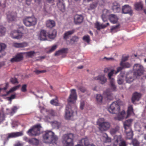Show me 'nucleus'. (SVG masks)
<instances>
[{
  "mask_svg": "<svg viewBox=\"0 0 146 146\" xmlns=\"http://www.w3.org/2000/svg\"><path fill=\"white\" fill-rule=\"evenodd\" d=\"M119 129V127L118 126L111 129L110 131V133L112 135H113L115 134Z\"/></svg>",
  "mask_w": 146,
  "mask_h": 146,
  "instance_id": "ea45409f",
  "label": "nucleus"
},
{
  "mask_svg": "<svg viewBox=\"0 0 146 146\" xmlns=\"http://www.w3.org/2000/svg\"><path fill=\"white\" fill-rule=\"evenodd\" d=\"M133 69L135 71L134 76L136 78L138 76L142 75L143 74L144 69L143 66L139 64H136L133 66Z\"/></svg>",
  "mask_w": 146,
  "mask_h": 146,
  "instance_id": "6e6552de",
  "label": "nucleus"
},
{
  "mask_svg": "<svg viewBox=\"0 0 146 146\" xmlns=\"http://www.w3.org/2000/svg\"><path fill=\"white\" fill-rule=\"evenodd\" d=\"M97 124L99 126V129L101 131H106L110 127L109 122L106 121L103 118L98 119L97 121Z\"/></svg>",
  "mask_w": 146,
  "mask_h": 146,
  "instance_id": "7ed1b4c3",
  "label": "nucleus"
},
{
  "mask_svg": "<svg viewBox=\"0 0 146 146\" xmlns=\"http://www.w3.org/2000/svg\"><path fill=\"white\" fill-rule=\"evenodd\" d=\"M48 37L50 38H54L56 35V31L55 30L51 31L48 33Z\"/></svg>",
  "mask_w": 146,
  "mask_h": 146,
  "instance_id": "c9c22d12",
  "label": "nucleus"
},
{
  "mask_svg": "<svg viewBox=\"0 0 146 146\" xmlns=\"http://www.w3.org/2000/svg\"><path fill=\"white\" fill-rule=\"evenodd\" d=\"M15 97V95L13 94L10 97H8L7 98L8 100L11 101L13 99H14Z\"/></svg>",
  "mask_w": 146,
  "mask_h": 146,
  "instance_id": "69168bd1",
  "label": "nucleus"
},
{
  "mask_svg": "<svg viewBox=\"0 0 146 146\" xmlns=\"http://www.w3.org/2000/svg\"><path fill=\"white\" fill-rule=\"evenodd\" d=\"M57 5L58 8L62 12L65 11V6L64 4L62 2H59L57 3Z\"/></svg>",
  "mask_w": 146,
  "mask_h": 146,
  "instance_id": "f704fd0d",
  "label": "nucleus"
},
{
  "mask_svg": "<svg viewBox=\"0 0 146 146\" xmlns=\"http://www.w3.org/2000/svg\"><path fill=\"white\" fill-rule=\"evenodd\" d=\"M111 92V91L110 89H107L106 91L104 92V96L106 98L108 99H111L112 94Z\"/></svg>",
  "mask_w": 146,
  "mask_h": 146,
  "instance_id": "c85d7f7f",
  "label": "nucleus"
},
{
  "mask_svg": "<svg viewBox=\"0 0 146 146\" xmlns=\"http://www.w3.org/2000/svg\"><path fill=\"white\" fill-rule=\"evenodd\" d=\"M58 46V45L57 44H54L51 46L49 51V53H50L54 51L57 48Z\"/></svg>",
  "mask_w": 146,
  "mask_h": 146,
  "instance_id": "09e8293b",
  "label": "nucleus"
},
{
  "mask_svg": "<svg viewBox=\"0 0 146 146\" xmlns=\"http://www.w3.org/2000/svg\"><path fill=\"white\" fill-rule=\"evenodd\" d=\"M113 146H126L125 142L123 141L120 135H115L113 140Z\"/></svg>",
  "mask_w": 146,
  "mask_h": 146,
  "instance_id": "1a4fd4ad",
  "label": "nucleus"
},
{
  "mask_svg": "<svg viewBox=\"0 0 146 146\" xmlns=\"http://www.w3.org/2000/svg\"><path fill=\"white\" fill-rule=\"evenodd\" d=\"M96 99L98 102H101L102 100V97L100 94H97L96 96Z\"/></svg>",
  "mask_w": 146,
  "mask_h": 146,
  "instance_id": "3c124183",
  "label": "nucleus"
},
{
  "mask_svg": "<svg viewBox=\"0 0 146 146\" xmlns=\"http://www.w3.org/2000/svg\"><path fill=\"white\" fill-rule=\"evenodd\" d=\"M46 24L47 27L51 28L55 26V23L54 20H49L46 21Z\"/></svg>",
  "mask_w": 146,
  "mask_h": 146,
  "instance_id": "473e14b6",
  "label": "nucleus"
},
{
  "mask_svg": "<svg viewBox=\"0 0 146 146\" xmlns=\"http://www.w3.org/2000/svg\"><path fill=\"white\" fill-rule=\"evenodd\" d=\"M41 126L40 124H38L33 126L28 131V134L30 136L36 135L40 133Z\"/></svg>",
  "mask_w": 146,
  "mask_h": 146,
  "instance_id": "0eeeda50",
  "label": "nucleus"
},
{
  "mask_svg": "<svg viewBox=\"0 0 146 146\" xmlns=\"http://www.w3.org/2000/svg\"><path fill=\"white\" fill-rule=\"evenodd\" d=\"M79 38L78 37L76 36H74L72 37V38L70 40V42L73 44L74 42H77Z\"/></svg>",
  "mask_w": 146,
  "mask_h": 146,
  "instance_id": "49530a36",
  "label": "nucleus"
},
{
  "mask_svg": "<svg viewBox=\"0 0 146 146\" xmlns=\"http://www.w3.org/2000/svg\"><path fill=\"white\" fill-rule=\"evenodd\" d=\"M120 107L117 102H113L108 108V110L111 113L118 114L117 117L115 118L116 120H120L124 118H127L131 114L133 113V107L132 106H130L128 107L127 114L126 116L125 112L123 111L119 112Z\"/></svg>",
  "mask_w": 146,
  "mask_h": 146,
  "instance_id": "f257e3e1",
  "label": "nucleus"
},
{
  "mask_svg": "<svg viewBox=\"0 0 146 146\" xmlns=\"http://www.w3.org/2000/svg\"><path fill=\"white\" fill-rule=\"evenodd\" d=\"M6 47V45L3 43L0 44V52L3 50Z\"/></svg>",
  "mask_w": 146,
  "mask_h": 146,
  "instance_id": "13d9d810",
  "label": "nucleus"
},
{
  "mask_svg": "<svg viewBox=\"0 0 146 146\" xmlns=\"http://www.w3.org/2000/svg\"><path fill=\"white\" fill-rule=\"evenodd\" d=\"M7 15V20L9 22L15 21L17 17V14L13 12H8Z\"/></svg>",
  "mask_w": 146,
  "mask_h": 146,
  "instance_id": "2eb2a0df",
  "label": "nucleus"
},
{
  "mask_svg": "<svg viewBox=\"0 0 146 146\" xmlns=\"http://www.w3.org/2000/svg\"><path fill=\"white\" fill-rule=\"evenodd\" d=\"M109 10L107 9H104L103 11V14L102 16V18L104 22L107 21V17L110 13Z\"/></svg>",
  "mask_w": 146,
  "mask_h": 146,
  "instance_id": "a878e982",
  "label": "nucleus"
},
{
  "mask_svg": "<svg viewBox=\"0 0 146 146\" xmlns=\"http://www.w3.org/2000/svg\"><path fill=\"white\" fill-rule=\"evenodd\" d=\"M83 39L84 41L88 43L90 41V36L88 35L84 36L83 38Z\"/></svg>",
  "mask_w": 146,
  "mask_h": 146,
  "instance_id": "de8ad7c7",
  "label": "nucleus"
},
{
  "mask_svg": "<svg viewBox=\"0 0 146 146\" xmlns=\"http://www.w3.org/2000/svg\"><path fill=\"white\" fill-rule=\"evenodd\" d=\"M75 146H95L92 144H90L88 139L85 138L82 139L80 141L79 143Z\"/></svg>",
  "mask_w": 146,
  "mask_h": 146,
  "instance_id": "4468645a",
  "label": "nucleus"
},
{
  "mask_svg": "<svg viewBox=\"0 0 146 146\" xmlns=\"http://www.w3.org/2000/svg\"><path fill=\"white\" fill-rule=\"evenodd\" d=\"M78 89L80 90V91L82 92H84L86 91V89L84 88L83 87H80Z\"/></svg>",
  "mask_w": 146,
  "mask_h": 146,
  "instance_id": "774afa93",
  "label": "nucleus"
},
{
  "mask_svg": "<svg viewBox=\"0 0 146 146\" xmlns=\"http://www.w3.org/2000/svg\"><path fill=\"white\" fill-rule=\"evenodd\" d=\"M29 143L32 144L36 145H38V140L35 138H32L29 140Z\"/></svg>",
  "mask_w": 146,
  "mask_h": 146,
  "instance_id": "58836bf2",
  "label": "nucleus"
},
{
  "mask_svg": "<svg viewBox=\"0 0 146 146\" xmlns=\"http://www.w3.org/2000/svg\"><path fill=\"white\" fill-rule=\"evenodd\" d=\"M60 53L61 54H66L67 52V49L66 48H63L60 50Z\"/></svg>",
  "mask_w": 146,
  "mask_h": 146,
  "instance_id": "e2e57ef3",
  "label": "nucleus"
},
{
  "mask_svg": "<svg viewBox=\"0 0 146 146\" xmlns=\"http://www.w3.org/2000/svg\"><path fill=\"white\" fill-rule=\"evenodd\" d=\"M94 78L95 80H98L99 82L102 84H105L107 81V79L104 74L99 75L95 77Z\"/></svg>",
  "mask_w": 146,
  "mask_h": 146,
  "instance_id": "dca6fc26",
  "label": "nucleus"
},
{
  "mask_svg": "<svg viewBox=\"0 0 146 146\" xmlns=\"http://www.w3.org/2000/svg\"><path fill=\"white\" fill-rule=\"evenodd\" d=\"M143 4L141 2L137 3L134 5L135 9L137 10H140L142 9L143 8Z\"/></svg>",
  "mask_w": 146,
  "mask_h": 146,
  "instance_id": "e433bc0d",
  "label": "nucleus"
},
{
  "mask_svg": "<svg viewBox=\"0 0 146 146\" xmlns=\"http://www.w3.org/2000/svg\"><path fill=\"white\" fill-rule=\"evenodd\" d=\"M112 8L115 13H119L121 11V5L117 1H114L112 2Z\"/></svg>",
  "mask_w": 146,
  "mask_h": 146,
  "instance_id": "f8f14e48",
  "label": "nucleus"
},
{
  "mask_svg": "<svg viewBox=\"0 0 146 146\" xmlns=\"http://www.w3.org/2000/svg\"><path fill=\"white\" fill-rule=\"evenodd\" d=\"M98 1H96L92 2L90 4L87 9L88 10H92L95 9L97 6L98 4Z\"/></svg>",
  "mask_w": 146,
  "mask_h": 146,
  "instance_id": "c756f323",
  "label": "nucleus"
},
{
  "mask_svg": "<svg viewBox=\"0 0 146 146\" xmlns=\"http://www.w3.org/2000/svg\"><path fill=\"white\" fill-rule=\"evenodd\" d=\"M39 108L40 109L41 112L45 111L46 114L51 115L52 116H55L56 115L55 112L52 110H45L43 107H41L40 106H39Z\"/></svg>",
  "mask_w": 146,
  "mask_h": 146,
  "instance_id": "5701e85b",
  "label": "nucleus"
},
{
  "mask_svg": "<svg viewBox=\"0 0 146 146\" xmlns=\"http://www.w3.org/2000/svg\"><path fill=\"white\" fill-rule=\"evenodd\" d=\"M28 44L25 42L22 43L14 42L13 44V46L15 47L18 48H23L27 46Z\"/></svg>",
  "mask_w": 146,
  "mask_h": 146,
  "instance_id": "b1692460",
  "label": "nucleus"
},
{
  "mask_svg": "<svg viewBox=\"0 0 146 146\" xmlns=\"http://www.w3.org/2000/svg\"><path fill=\"white\" fill-rule=\"evenodd\" d=\"M122 13L124 14L129 13L131 14L132 11L131 7L128 5H126L122 6Z\"/></svg>",
  "mask_w": 146,
  "mask_h": 146,
  "instance_id": "f3484780",
  "label": "nucleus"
},
{
  "mask_svg": "<svg viewBox=\"0 0 146 146\" xmlns=\"http://www.w3.org/2000/svg\"><path fill=\"white\" fill-rule=\"evenodd\" d=\"M109 18L110 22L113 23H116L118 20L117 16L114 14H111L109 16Z\"/></svg>",
  "mask_w": 146,
  "mask_h": 146,
  "instance_id": "7c9ffc66",
  "label": "nucleus"
},
{
  "mask_svg": "<svg viewBox=\"0 0 146 146\" xmlns=\"http://www.w3.org/2000/svg\"><path fill=\"white\" fill-rule=\"evenodd\" d=\"M23 22L26 26L30 27L36 25L37 20L34 17H26L23 19Z\"/></svg>",
  "mask_w": 146,
  "mask_h": 146,
  "instance_id": "423d86ee",
  "label": "nucleus"
},
{
  "mask_svg": "<svg viewBox=\"0 0 146 146\" xmlns=\"http://www.w3.org/2000/svg\"><path fill=\"white\" fill-rule=\"evenodd\" d=\"M24 54H25L29 57H31L34 56L35 54V52L34 51H31L29 52L24 53Z\"/></svg>",
  "mask_w": 146,
  "mask_h": 146,
  "instance_id": "a18cd8bd",
  "label": "nucleus"
},
{
  "mask_svg": "<svg viewBox=\"0 0 146 146\" xmlns=\"http://www.w3.org/2000/svg\"><path fill=\"white\" fill-rule=\"evenodd\" d=\"M10 81L13 84H15L16 83H18L17 79L15 78H11Z\"/></svg>",
  "mask_w": 146,
  "mask_h": 146,
  "instance_id": "0e129e2a",
  "label": "nucleus"
},
{
  "mask_svg": "<svg viewBox=\"0 0 146 146\" xmlns=\"http://www.w3.org/2000/svg\"><path fill=\"white\" fill-rule=\"evenodd\" d=\"M20 86V85H19L12 88L8 92H7V94H8L9 93H11L16 91L19 88Z\"/></svg>",
  "mask_w": 146,
  "mask_h": 146,
  "instance_id": "c03bdc74",
  "label": "nucleus"
},
{
  "mask_svg": "<svg viewBox=\"0 0 146 146\" xmlns=\"http://www.w3.org/2000/svg\"><path fill=\"white\" fill-rule=\"evenodd\" d=\"M77 96L75 89L71 90V93L68 99V103L74 104L77 100Z\"/></svg>",
  "mask_w": 146,
  "mask_h": 146,
  "instance_id": "9b49d317",
  "label": "nucleus"
},
{
  "mask_svg": "<svg viewBox=\"0 0 146 146\" xmlns=\"http://www.w3.org/2000/svg\"><path fill=\"white\" fill-rule=\"evenodd\" d=\"M109 79L110 80V83L111 87L112 88L113 90H114L116 88V87L115 85L114 79L113 78H111L110 79Z\"/></svg>",
  "mask_w": 146,
  "mask_h": 146,
  "instance_id": "4c0bfd02",
  "label": "nucleus"
},
{
  "mask_svg": "<svg viewBox=\"0 0 146 146\" xmlns=\"http://www.w3.org/2000/svg\"><path fill=\"white\" fill-rule=\"evenodd\" d=\"M73 112L70 108H69L68 106L66 107V111L65 113V117L67 119H69L70 118L73 116Z\"/></svg>",
  "mask_w": 146,
  "mask_h": 146,
  "instance_id": "aec40b11",
  "label": "nucleus"
},
{
  "mask_svg": "<svg viewBox=\"0 0 146 146\" xmlns=\"http://www.w3.org/2000/svg\"><path fill=\"white\" fill-rule=\"evenodd\" d=\"M108 0H98V3L100 5H103L108 2Z\"/></svg>",
  "mask_w": 146,
  "mask_h": 146,
  "instance_id": "8fccbe9b",
  "label": "nucleus"
},
{
  "mask_svg": "<svg viewBox=\"0 0 146 146\" xmlns=\"http://www.w3.org/2000/svg\"><path fill=\"white\" fill-rule=\"evenodd\" d=\"M51 124L53 127H57L58 128L60 125V123L56 121H54L51 122Z\"/></svg>",
  "mask_w": 146,
  "mask_h": 146,
  "instance_id": "79ce46f5",
  "label": "nucleus"
},
{
  "mask_svg": "<svg viewBox=\"0 0 146 146\" xmlns=\"http://www.w3.org/2000/svg\"><path fill=\"white\" fill-rule=\"evenodd\" d=\"M83 20V17L82 15H76L74 17V22L76 24H79L82 22Z\"/></svg>",
  "mask_w": 146,
  "mask_h": 146,
  "instance_id": "412c9836",
  "label": "nucleus"
},
{
  "mask_svg": "<svg viewBox=\"0 0 146 146\" xmlns=\"http://www.w3.org/2000/svg\"><path fill=\"white\" fill-rule=\"evenodd\" d=\"M27 85L26 84H24L22 86L21 88V91L23 92H26L27 91Z\"/></svg>",
  "mask_w": 146,
  "mask_h": 146,
  "instance_id": "bf43d9fd",
  "label": "nucleus"
},
{
  "mask_svg": "<svg viewBox=\"0 0 146 146\" xmlns=\"http://www.w3.org/2000/svg\"><path fill=\"white\" fill-rule=\"evenodd\" d=\"M128 57L127 56H125L123 57L120 63V65H122V64L125 62V61L128 60Z\"/></svg>",
  "mask_w": 146,
  "mask_h": 146,
  "instance_id": "5fc2aeb1",
  "label": "nucleus"
},
{
  "mask_svg": "<svg viewBox=\"0 0 146 146\" xmlns=\"http://www.w3.org/2000/svg\"><path fill=\"white\" fill-rule=\"evenodd\" d=\"M132 143L134 146H139V142L136 139L133 140Z\"/></svg>",
  "mask_w": 146,
  "mask_h": 146,
  "instance_id": "4d7b16f0",
  "label": "nucleus"
},
{
  "mask_svg": "<svg viewBox=\"0 0 146 146\" xmlns=\"http://www.w3.org/2000/svg\"><path fill=\"white\" fill-rule=\"evenodd\" d=\"M141 97V94L137 92L134 93L133 95L132 98V101L133 103L135 101H138L140 99Z\"/></svg>",
  "mask_w": 146,
  "mask_h": 146,
  "instance_id": "cd10ccee",
  "label": "nucleus"
},
{
  "mask_svg": "<svg viewBox=\"0 0 146 146\" xmlns=\"http://www.w3.org/2000/svg\"><path fill=\"white\" fill-rule=\"evenodd\" d=\"M74 135L72 133L66 134L63 135L62 142L64 146H73V140Z\"/></svg>",
  "mask_w": 146,
  "mask_h": 146,
  "instance_id": "39448f33",
  "label": "nucleus"
},
{
  "mask_svg": "<svg viewBox=\"0 0 146 146\" xmlns=\"http://www.w3.org/2000/svg\"><path fill=\"white\" fill-rule=\"evenodd\" d=\"M119 25H118L116 26H113L111 29V32L112 33L116 32L119 30Z\"/></svg>",
  "mask_w": 146,
  "mask_h": 146,
  "instance_id": "a19ab883",
  "label": "nucleus"
},
{
  "mask_svg": "<svg viewBox=\"0 0 146 146\" xmlns=\"http://www.w3.org/2000/svg\"><path fill=\"white\" fill-rule=\"evenodd\" d=\"M51 104L53 105L57 106L58 105V100L56 99L52 100L50 101Z\"/></svg>",
  "mask_w": 146,
  "mask_h": 146,
  "instance_id": "6e6d98bb",
  "label": "nucleus"
},
{
  "mask_svg": "<svg viewBox=\"0 0 146 146\" xmlns=\"http://www.w3.org/2000/svg\"><path fill=\"white\" fill-rule=\"evenodd\" d=\"M24 54L23 53H20L17 54L16 56L11 58V61L12 62H18L23 59V56Z\"/></svg>",
  "mask_w": 146,
  "mask_h": 146,
  "instance_id": "6ab92c4d",
  "label": "nucleus"
},
{
  "mask_svg": "<svg viewBox=\"0 0 146 146\" xmlns=\"http://www.w3.org/2000/svg\"><path fill=\"white\" fill-rule=\"evenodd\" d=\"M23 134L22 132H13L8 134V136L5 135H3L1 136V137L2 139H7L8 140L9 138L17 137L22 136Z\"/></svg>",
  "mask_w": 146,
  "mask_h": 146,
  "instance_id": "9d476101",
  "label": "nucleus"
},
{
  "mask_svg": "<svg viewBox=\"0 0 146 146\" xmlns=\"http://www.w3.org/2000/svg\"><path fill=\"white\" fill-rule=\"evenodd\" d=\"M133 121V119H129L123 123L124 127L128 139L131 138L133 136L132 132L130 127Z\"/></svg>",
  "mask_w": 146,
  "mask_h": 146,
  "instance_id": "20e7f679",
  "label": "nucleus"
},
{
  "mask_svg": "<svg viewBox=\"0 0 146 146\" xmlns=\"http://www.w3.org/2000/svg\"><path fill=\"white\" fill-rule=\"evenodd\" d=\"M74 32V30H72L69 31H67L64 33V39L67 40L72 34Z\"/></svg>",
  "mask_w": 146,
  "mask_h": 146,
  "instance_id": "72a5a7b5",
  "label": "nucleus"
},
{
  "mask_svg": "<svg viewBox=\"0 0 146 146\" xmlns=\"http://www.w3.org/2000/svg\"><path fill=\"white\" fill-rule=\"evenodd\" d=\"M10 35L12 38L17 40L21 39L23 36L21 33L19 32L17 30H13L12 31Z\"/></svg>",
  "mask_w": 146,
  "mask_h": 146,
  "instance_id": "ddd939ff",
  "label": "nucleus"
},
{
  "mask_svg": "<svg viewBox=\"0 0 146 146\" xmlns=\"http://www.w3.org/2000/svg\"><path fill=\"white\" fill-rule=\"evenodd\" d=\"M104 136L105 138V142L106 143L110 142L111 141V138L108 136L107 134L105 133Z\"/></svg>",
  "mask_w": 146,
  "mask_h": 146,
  "instance_id": "864d4df0",
  "label": "nucleus"
},
{
  "mask_svg": "<svg viewBox=\"0 0 146 146\" xmlns=\"http://www.w3.org/2000/svg\"><path fill=\"white\" fill-rule=\"evenodd\" d=\"M46 71L44 70H35L34 71V72L36 74H39L41 73L45 72Z\"/></svg>",
  "mask_w": 146,
  "mask_h": 146,
  "instance_id": "052dcab7",
  "label": "nucleus"
},
{
  "mask_svg": "<svg viewBox=\"0 0 146 146\" xmlns=\"http://www.w3.org/2000/svg\"><path fill=\"white\" fill-rule=\"evenodd\" d=\"M125 74L123 72H121L118 76L117 82L119 85L123 84L124 82Z\"/></svg>",
  "mask_w": 146,
  "mask_h": 146,
  "instance_id": "393cba45",
  "label": "nucleus"
},
{
  "mask_svg": "<svg viewBox=\"0 0 146 146\" xmlns=\"http://www.w3.org/2000/svg\"><path fill=\"white\" fill-rule=\"evenodd\" d=\"M44 142L45 143L56 144L58 140L56 136L54 133L50 131H47L45 132V134L43 136Z\"/></svg>",
  "mask_w": 146,
  "mask_h": 146,
  "instance_id": "f03ea898",
  "label": "nucleus"
},
{
  "mask_svg": "<svg viewBox=\"0 0 146 146\" xmlns=\"http://www.w3.org/2000/svg\"><path fill=\"white\" fill-rule=\"evenodd\" d=\"M5 29L2 26H0V36L4 35L5 32Z\"/></svg>",
  "mask_w": 146,
  "mask_h": 146,
  "instance_id": "37998d69",
  "label": "nucleus"
},
{
  "mask_svg": "<svg viewBox=\"0 0 146 146\" xmlns=\"http://www.w3.org/2000/svg\"><path fill=\"white\" fill-rule=\"evenodd\" d=\"M135 76L134 75V76H133L130 74L127 75L125 77V80L127 83H130L133 82L134 80Z\"/></svg>",
  "mask_w": 146,
  "mask_h": 146,
  "instance_id": "2f4dec72",
  "label": "nucleus"
},
{
  "mask_svg": "<svg viewBox=\"0 0 146 146\" xmlns=\"http://www.w3.org/2000/svg\"><path fill=\"white\" fill-rule=\"evenodd\" d=\"M122 65L117 68V70L115 72V74H117L119 72L124 68H129L131 66V65L128 62H125L122 64Z\"/></svg>",
  "mask_w": 146,
  "mask_h": 146,
  "instance_id": "bb28decb",
  "label": "nucleus"
},
{
  "mask_svg": "<svg viewBox=\"0 0 146 146\" xmlns=\"http://www.w3.org/2000/svg\"><path fill=\"white\" fill-rule=\"evenodd\" d=\"M84 101H81L80 103V107L81 110H83L84 108Z\"/></svg>",
  "mask_w": 146,
  "mask_h": 146,
  "instance_id": "338daca9",
  "label": "nucleus"
},
{
  "mask_svg": "<svg viewBox=\"0 0 146 146\" xmlns=\"http://www.w3.org/2000/svg\"><path fill=\"white\" fill-rule=\"evenodd\" d=\"M109 23H107L106 24L104 23L100 24L99 22H97L95 24V25L96 28L98 30H100V29H103L109 25Z\"/></svg>",
  "mask_w": 146,
  "mask_h": 146,
  "instance_id": "4be33fe9",
  "label": "nucleus"
},
{
  "mask_svg": "<svg viewBox=\"0 0 146 146\" xmlns=\"http://www.w3.org/2000/svg\"><path fill=\"white\" fill-rule=\"evenodd\" d=\"M116 71H115L113 70H112L111 71L109 72L108 74V76L109 78V79H110L111 78V77L113 76V74H115V72Z\"/></svg>",
  "mask_w": 146,
  "mask_h": 146,
  "instance_id": "603ef678",
  "label": "nucleus"
},
{
  "mask_svg": "<svg viewBox=\"0 0 146 146\" xmlns=\"http://www.w3.org/2000/svg\"><path fill=\"white\" fill-rule=\"evenodd\" d=\"M18 108H17L16 106H14L12 108V111L11 112V114H13L17 110Z\"/></svg>",
  "mask_w": 146,
  "mask_h": 146,
  "instance_id": "680f3d73",
  "label": "nucleus"
},
{
  "mask_svg": "<svg viewBox=\"0 0 146 146\" xmlns=\"http://www.w3.org/2000/svg\"><path fill=\"white\" fill-rule=\"evenodd\" d=\"M47 36H48V33L45 30H42L40 33L38 39L40 40H45L46 39Z\"/></svg>",
  "mask_w": 146,
  "mask_h": 146,
  "instance_id": "a211bd4d",
  "label": "nucleus"
}]
</instances>
